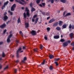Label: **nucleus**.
Segmentation results:
<instances>
[{"instance_id":"obj_1","label":"nucleus","mask_w":74,"mask_h":74,"mask_svg":"<svg viewBox=\"0 0 74 74\" xmlns=\"http://www.w3.org/2000/svg\"><path fill=\"white\" fill-rule=\"evenodd\" d=\"M21 50H22V48H20L17 51L16 54H17V58H19V54H18V53H19L20 52V53H21V52H23V51H21Z\"/></svg>"},{"instance_id":"obj_2","label":"nucleus","mask_w":74,"mask_h":74,"mask_svg":"<svg viewBox=\"0 0 74 74\" xmlns=\"http://www.w3.org/2000/svg\"><path fill=\"white\" fill-rule=\"evenodd\" d=\"M25 11H27L26 15L27 16L29 17L30 16V13H29V10L28 9V8L27 7L26 8L25 10Z\"/></svg>"},{"instance_id":"obj_3","label":"nucleus","mask_w":74,"mask_h":74,"mask_svg":"<svg viewBox=\"0 0 74 74\" xmlns=\"http://www.w3.org/2000/svg\"><path fill=\"white\" fill-rule=\"evenodd\" d=\"M16 7V4H14L12 7L11 8V10L12 11H14L15 10V8Z\"/></svg>"},{"instance_id":"obj_4","label":"nucleus","mask_w":74,"mask_h":74,"mask_svg":"<svg viewBox=\"0 0 74 74\" xmlns=\"http://www.w3.org/2000/svg\"><path fill=\"white\" fill-rule=\"evenodd\" d=\"M31 33L33 36H35V35H36V32L35 31L32 30Z\"/></svg>"},{"instance_id":"obj_5","label":"nucleus","mask_w":74,"mask_h":74,"mask_svg":"<svg viewBox=\"0 0 74 74\" xmlns=\"http://www.w3.org/2000/svg\"><path fill=\"white\" fill-rule=\"evenodd\" d=\"M15 1H16V2H17L18 3H20V4H21L22 5H24V3L22 2L19 1H18V0H15Z\"/></svg>"},{"instance_id":"obj_6","label":"nucleus","mask_w":74,"mask_h":74,"mask_svg":"<svg viewBox=\"0 0 74 74\" xmlns=\"http://www.w3.org/2000/svg\"><path fill=\"white\" fill-rule=\"evenodd\" d=\"M55 21V19L52 18L49 21V23H52V22H54Z\"/></svg>"},{"instance_id":"obj_7","label":"nucleus","mask_w":74,"mask_h":74,"mask_svg":"<svg viewBox=\"0 0 74 74\" xmlns=\"http://www.w3.org/2000/svg\"><path fill=\"white\" fill-rule=\"evenodd\" d=\"M58 25V22H57L53 24V27H55V26H57Z\"/></svg>"},{"instance_id":"obj_8","label":"nucleus","mask_w":74,"mask_h":74,"mask_svg":"<svg viewBox=\"0 0 74 74\" xmlns=\"http://www.w3.org/2000/svg\"><path fill=\"white\" fill-rule=\"evenodd\" d=\"M63 21H59V24L60 26H62V25H63Z\"/></svg>"},{"instance_id":"obj_9","label":"nucleus","mask_w":74,"mask_h":74,"mask_svg":"<svg viewBox=\"0 0 74 74\" xmlns=\"http://www.w3.org/2000/svg\"><path fill=\"white\" fill-rule=\"evenodd\" d=\"M59 36L58 35L55 36H54V38L55 39H58V38H59Z\"/></svg>"},{"instance_id":"obj_10","label":"nucleus","mask_w":74,"mask_h":74,"mask_svg":"<svg viewBox=\"0 0 74 74\" xmlns=\"http://www.w3.org/2000/svg\"><path fill=\"white\" fill-rule=\"evenodd\" d=\"M63 45L64 47H67V45H68V44H67V43L66 42H65L63 44Z\"/></svg>"},{"instance_id":"obj_11","label":"nucleus","mask_w":74,"mask_h":74,"mask_svg":"<svg viewBox=\"0 0 74 74\" xmlns=\"http://www.w3.org/2000/svg\"><path fill=\"white\" fill-rule=\"evenodd\" d=\"M25 25L26 28H27V27H29V23H25Z\"/></svg>"},{"instance_id":"obj_12","label":"nucleus","mask_w":74,"mask_h":74,"mask_svg":"<svg viewBox=\"0 0 74 74\" xmlns=\"http://www.w3.org/2000/svg\"><path fill=\"white\" fill-rule=\"evenodd\" d=\"M27 59V58L26 57H24V60L22 61L21 63H25V60H26Z\"/></svg>"},{"instance_id":"obj_13","label":"nucleus","mask_w":74,"mask_h":74,"mask_svg":"<svg viewBox=\"0 0 74 74\" xmlns=\"http://www.w3.org/2000/svg\"><path fill=\"white\" fill-rule=\"evenodd\" d=\"M49 58H50V59H53V58H54V56H53V55H50L49 56Z\"/></svg>"},{"instance_id":"obj_14","label":"nucleus","mask_w":74,"mask_h":74,"mask_svg":"<svg viewBox=\"0 0 74 74\" xmlns=\"http://www.w3.org/2000/svg\"><path fill=\"white\" fill-rule=\"evenodd\" d=\"M5 26V24H4L3 25L0 26V27L1 28H4Z\"/></svg>"},{"instance_id":"obj_15","label":"nucleus","mask_w":74,"mask_h":74,"mask_svg":"<svg viewBox=\"0 0 74 74\" xmlns=\"http://www.w3.org/2000/svg\"><path fill=\"white\" fill-rule=\"evenodd\" d=\"M74 36V34L73 33L71 34L70 35V36L71 38H73V36Z\"/></svg>"},{"instance_id":"obj_16","label":"nucleus","mask_w":74,"mask_h":74,"mask_svg":"<svg viewBox=\"0 0 74 74\" xmlns=\"http://www.w3.org/2000/svg\"><path fill=\"white\" fill-rule=\"evenodd\" d=\"M4 20L5 21H6V20H7V19H8V17H7V16L5 15L4 16Z\"/></svg>"},{"instance_id":"obj_17","label":"nucleus","mask_w":74,"mask_h":74,"mask_svg":"<svg viewBox=\"0 0 74 74\" xmlns=\"http://www.w3.org/2000/svg\"><path fill=\"white\" fill-rule=\"evenodd\" d=\"M66 27L67 25L66 24H64L62 26V28H63V29H65V28H66Z\"/></svg>"},{"instance_id":"obj_18","label":"nucleus","mask_w":74,"mask_h":74,"mask_svg":"<svg viewBox=\"0 0 74 74\" xmlns=\"http://www.w3.org/2000/svg\"><path fill=\"white\" fill-rule=\"evenodd\" d=\"M23 16L24 18H25V19H26V16H26V13L25 12L24 13Z\"/></svg>"},{"instance_id":"obj_19","label":"nucleus","mask_w":74,"mask_h":74,"mask_svg":"<svg viewBox=\"0 0 74 74\" xmlns=\"http://www.w3.org/2000/svg\"><path fill=\"white\" fill-rule=\"evenodd\" d=\"M56 30H60V27H58L56 28Z\"/></svg>"},{"instance_id":"obj_20","label":"nucleus","mask_w":74,"mask_h":74,"mask_svg":"<svg viewBox=\"0 0 74 74\" xmlns=\"http://www.w3.org/2000/svg\"><path fill=\"white\" fill-rule=\"evenodd\" d=\"M41 1V0H37L36 1V2L37 4H39L40 2Z\"/></svg>"},{"instance_id":"obj_21","label":"nucleus","mask_w":74,"mask_h":74,"mask_svg":"<svg viewBox=\"0 0 74 74\" xmlns=\"http://www.w3.org/2000/svg\"><path fill=\"white\" fill-rule=\"evenodd\" d=\"M9 2L8 1H7L4 4V5L5 6L6 5H7L8 4V3Z\"/></svg>"},{"instance_id":"obj_22","label":"nucleus","mask_w":74,"mask_h":74,"mask_svg":"<svg viewBox=\"0 0 74 74\" xmlns=\"http://www.w3.org/2000/svg\"><path fill=\"white\" fill-rule=\"evenodd\" d=\"M71 15V14L70 13H68L64 16V17H66V16H69V15Z\"/></svg>"},{"instance_id":"obj_23","label":"nucleus","mask_w":74,"mask_h":74,"mask_svg":"<svg viewBox=\"0 0 74 74\" xmlns=\"http://www.w3.org/2000/svg\"><path fill=\"white\" fill-rule=\"evenodd\" d=\"M36 10L35 9L33 8H32V9H31V11L32 12H33V11H35Z\"/></svg>"},{"instance_id":"obj_24","label":"nucleus","mask_w":74,"mask_h":74,"mask_svg":"<svg viewBox=\"0 0 74 74\" xmlns=\"http://www.w3.org/2000/svg\"><path fill=\"white\" fill-rule=\"evenodd\" d=\"M60 1L63 3H66V0H61Z\"/></svg>"},{"instance_id":"obj_25","label":"nucleus","mask_w":74,"mask_h":74,"mask_svg":"<svg viewBox=\"0 0 74 74\" xmlns=\"http://www.w3.org/2000/svg\"><path fill=\"white\" fill-rule=\"evenodd\" d=\"M18 23H20L21 22V19H20V17H19L17 21Z\"/></svg>"},{"instance_id":"obj_26","label":"nucleus","mask_w":74,"mask_h":74,"mask_svg":"<svg viewBox=\"0 0 74 74\" xmlns=\"http://www.w3.org/2000/svg\"><path fill=\"white\" fill-rule=\"evenodd\" d=\"M60 41L62 42H64V41H65V40H64L63 39H62L60 40Z\"/></svg>"},{"instance_id":"obj_27","label":"nucleus","mask_w":74,"mask_h":74,"mask_svg":"<svg viewBox=\"0 0 74 74\" xmlns=\"http://www.w3.org/2000/svg\"><path fill=\"white\" fill-rule=\"evenodd\" d=\"M8 12L10 13L11 15H12L13 14V13L12 12H11L9 10Z\"/></svg>"},{"instance_id":"obj_28","label":"nucleus","mask_w":74,"mask_h":74,"mask_svg":"<svg viewBox=\"0 0 74 74\" xmlns=\"http://www.w3.org/2000/svg\"><path fill=\"white\" fill-rule=\"evenodd\" d=\"M44 38H45V40H48V38H47V36L46 35H45V36Z\"/></svg>"},{"instance_id":"obj_29","label":"nucleus","mask_w":74,"mask_h":74,"mask_svg":"<svg viewBox=\"0 0 74 74\" xmlns=\"http://www.w3.org/2000/svg\"><path fill=\"white\" fill-rule=\"evenodd\" d=\"M19 33L22 36V37H23V33H22V31H20Z\"/></svg>"},{"instance_id":"obj_30","label":"nucleus","mask_w":74,"mask_h":74,"mask_svg":"<svg viewBox=\"0 0 74 74\" xmlns=\"http://www.w3.org/2000/svg\"><path fill=\"white\" fill-rule=\"evenodd\" d=\"M2 56L3 58H4V57H5V54H4V52H3L2 54Z\"/></svg>"},{"instance_id":"obj_31","label":"nucleus","mask_w":74,"mask_h":74,"mask_svg":"<svg viewBox=\"0 0 74 74\" xmlns=\"http://www.w3.org/2000/svg\"><path fill=\"white\" fill-rule=\"evenodd\" d=\"M7 41L8 42H10V39L9 38H8V39L7 40Z\"/></svg>"},{"instance_id":"obj_32","label":"nucleus","mask_w":74,"mask_h":74,"mask_svg":"<svg viewBox=\"0 0 74 74\" xmlns=\"http://www.w3.org/2000/svg\"><path fill=\"white\" fill-rule=\"evenodd\" d=\"M43 47V46L42 45H40V48L41 49H42V47Z\"/></svg>"},{"instance_id":"obj_33","label":"nucleus","mask_w":74,"mask_h":74,"mask_svg":"<svg viewBox=\"0 0 74 74\" xmlns=\"http://www.w3.org/2000/svg\"><path fill=\"white\" fill-rule=\"evenodd\" d=\"M60 60V58H56L55 59V61H58V60Z\"/></svg>"},{"instance_id":"obj_34","label":"nucleus","mask_w":74,"mask_h":74,"mask_svg":"<svg viewBox=\"0 0 74 74\" xmlns=\"http://www.w3.org/2000/svg\"><path fill=\"white\" fill-rule=\"evenodd\" d=\"M34 51L36 52H37V49H33Z\"/></svg>"},{"instance_id":"obj_35","label":"nucleus","mask_w":74,"mask_h":74,"mask_svg":"<svg viewBox=\"0 0 74 74\" xmlns=\"http://www.w3.org/2000/svg\"><path fill=\"white\" fill-rule=\"evenodd\" d=\"M66 42L67 43V44H69V43H71V41L70 40H68Z\"/></svg>"},{"instance_id":"obj_36","label":"nucleus","mask_w":74,"mask_h":74,"mask_svg":"<svg viewBox=\"0 0 74 74\" xmlns=\"http://www.w3.org/2000/svg\"><path fill=\"white\" fill-rule=\"evenodd\" d=\"M47 31H49L50 30H51V28L49 27H48L47 28Z\"/></svg>"},{"instance_id":"obj_37","label":"nucleus","mask_w":74,"mask_h":74,"mask_svg":"<svg viewBox=\"0 0 74 74\" xmlns=\"http://www.w3.org/2000/svg\"><path fill=\"white\" fill-rule=\"evenodd\" d=\"M55 63L56 66H58V65H59V64H58V62H55Z\"/></svg>"},{"instance_id":"obj_38","label":"nucleus","mask_w":74,"mask_h":74,"mask_svg":"<svg viewBox=\"0 0 74 74\" xmlns=\"http://www.w3.org/2000/svg\"><path fill=\"white\" fill-rule=\"evenodd\" d=\"M42 4L44 7H45V3H42Z\"/></svg>"},{"instance_id":"obj_39","label":"nucleus","mask_w":74,"mask_h":74,"mask_svg":"<svg viewBox=\"0 0 74 74\" xmlns=\"http://www.w3.org/2000/svg\"><path fill=\"white\" fill-rule=\"evenodd\" d=\"M45 60H44L43 62L42 63V64H45Z\"/></svg>"},{"instance_id":"obj_40","label":"nucleus","mask_w":74,"mask_h":74,"mask_svg":"<svg viewBox=\"0 0 74 74\" xmlns=\"http://www.w3.org/2000/svg\"><path fill=\"white\" fill-rule=\"evenodd\" d=\"M37 14L36 15H35L33 17V18H36V17H37Z\"/></svg>"},{"instance_id":"obj_41","label":"nucleus","mask_w":74,"mask_h":74,"mask_svg":"<svg viewBox=\"0 0 74 74\" xmlns=\"http://www.w3.org/2000/svg\"><path fill=\"white\" fill-rule=\"evenodd\" d=\"M51 2V3H53V2H54V0H50ZM56 1H57L58 0H55Z\"/></svg>"},{"instance_id":"obj_42","label":"nucleus","mask_w":74,"mask_h":74,"mask_svg":"<svg viewBox=\"0 0 74 74\" xmlns=\"http://www.w3.org/2000/svg\"><path fill=\"white\" fill-rule=\"evenodd\" d=\"M49 69L50 70H53V67L52 66H50V67H49Z\"/></svg>"},{"instance_id":"obj_43","label":"nucleus","mask_w":74,"mask_h":74,"mask_svg":"<svg viewBox=\"0 0 74 74\" xmlns=\"http://www.w3.org/2000/svg\"><path fill=\"white\" fill-rule=\"evenodd\" d=\"M12 36V34H10L8 38H11Z\"/></svg>"},{"instance_id":"obj_44","label":"nucleus","mask_w":74,"mask_h":74,"mask_svg":"<svg viewBox=\"0 0 74 74\" xmlns=\"http://www.w3.org/2000/svg\"><path fill=\"white\" fill-rule=\"evenodd\" d=\"M8 66H6L5 68H4V70H6V69H8Z\"/></svg>"},{"instance_id":"obj_45","label":"nucleus","mask_w":74,"mask_h":74,"mask_svg":"<svg viewBox=\"0 0 74 74\" xmlns=\"http://www.w3.org/2000/svg\"><path fill=\"white\" fill-rule=\"evenodd\" d=\"M71 27H72V25H71V24H70L69 26V29H71Z\"/></svg>"},{"instance_id":"obj_46","label":"nucleus","mask_w":74,"mask_h":74,"mask_svg":"<svg viewBox=\"0 0 74 74\" xmlns=\"http://www.w3.org/2000/svg\"><path fill=\"white\" fill-rule=\"evenodd\" d=\"M5 5H3L2 7V10H3V9H4L5 8Z\"/></svg>"},{"instance_id":"obj_47","label":"nucleus","mask_w":74,"mask_h":74,"mask_svg":"<svg viewBox=\"0 0 74 74\" xmlns=\"http://www.w3.org/2000/svg\"><path fill=\"white\" fill-rule=\"evenodd\" d=\"M35 21V19H34V18H32V22H34Z\"/></svg>"},{"instance_id":"obj_48","label":"nucleus","mask_w":74,"mask_h":74,"mask_svg":"<svg viewBox=\"0 0 74 74\" xmlns=\"http://www.w3.org/2000/svg\"><path fill=\"white\" fill-rule=\"evenodd\" d=\"M71 45H72V46H74V42L71 43Z\"/></svg>"},{"instance_id":"obj_49","label":"nucleus","mask_w":74,"mask_h":74,"mask_svg":"<svg viewBox=\"0 0 74 74\" xmlns=\"http://www.w3.org/2000/svg\"><path fill=\"white\" fill-rule=\"evenodd\" d=\"M16 63H18L19 62V60H17L16 62H15Z\"/></svg>"},{"instance_id":"obj_50","label":"nucleus","mask_w":74,"mask_h":74,"mask_svg":"<svg viewBox=\"0 0 74 74\" xmlns=\"http://www.w3.org/2000/svg\"><path fill=\"white\" fill-rule=\"evenodd\" d=\"M42 14H44V15H46V14L45 13V12H42Z\"/></svg>"},{"instance_id":"obj_51","label":"nucleus","mask_w":74,"mask_h":74,"mask_svg":"<svg viewBox=\"0 0 74 74\" xmlns=\"http://www.w3.org/2000/svg\"><path fill=\"white\" fill-rule=\"evenodd\" d=\"M49 13H46V15H47L48 16L49 15Z\"/></svg>"},{"instance_id":"obj_52","label":"nucleus","mask_w":74,"mask_h":74,"mask_svg":"<svg viewBox=\"0 0 74 74\" xmlns=\"http://www.w3.org/2000/svg\"><path fill=\"white\" fill-rule=\"evenodd\" d=\"M38 18H36V21H38Z\"/></svg>"},{"instance_id":"obj_53","label":"nucleus","mask_w":74,"mask_h":74,"mask_svg":"<svg viewBox=\"0 0 74 74\" xmlns=\"http://www.w3.org/2000/svg\"><path fill=\"white\" fill-rule=\"evenodd\" d=\"M16 71H17V70H16V69H15L14 70V73H16Z\"/></svg>"},{"instance_id":"obj_54","label":"nucleus","mask_w":74,"mask_h":74,"mask_svg":"<svg viewBox=\"0 0 74 74\" xmlns=\"http://www.w3.org/2000/svg\"><path fill=\"white\" fill-rule=\"evenodd\" d=\"M6 32H7V30L5 29L3 32V33H5Z\"/></svg>"},{"instance_id":"obj_55","label":"nucleus","mask_w":74,"mask_h":74,"mask_svg":"<svg viewBox=\"0 0 74 74\" xmlns=\"http://www.w3.org/2000/svg\"><path fill=\"white\" fill-rule=\"evenodd\" d=\"M38 5H39V6H40V7H42V5L40 4H39Z\"/></svg>"},{"instance_id":"obj_56","label":"nucleus","mask_w":74,"mask_h":74,"mask_svg":"<svg viewBox=\"0 0 74 74\" xmlns=\"http://www.w3.org/2000/svg\"><path fill=\"white\" fill-rule=\"evenodd\" d=\"M2 68V65H0V69H1Z\"/></svg>"},{"instance_id":"obj_57","label":"nucleus","mask_w":74,"mask_h":74,"mask_svg":"<svg viewBox=\"0 0 74 74\" xmlns=\"http://www.w3.org/2000/svg\"><path fill=\"white\" fill-rule=\"evenodd\" d=\"M30 7H32V3H31L30 4Z\"/></svg>"},{"instance_id":"obj_58","label":"nucleus","mask_w":74,"mask_h":74,"mask_svg":"<svg viewBox=\"0 0 74 74\" xmlns=\"http://www.w3.org/2000/svg\"><path fill=\"white\" fill-rule=\"evenodd\" d=\"M7 13V12H5L4 13V15H6Z\"/></svg>"},{"instance_id":"obj_59","label":"nucleus","mask_w":74,"mask_h":74,"mask_svg":"<svg viewBox=\"0 0 74 74\" xmlns=\"http://www.w3.org/2000/svg\"><path fill=\"white\" fill-rule=\"evenodd\" d=\"M3 43L2 42H0V45H1V44H3Z\"/></svg>"},{"instance_id":"obj_60","label":"nucleus","mask_w":74,"mask_h":74,"mask_svg":"<svg viewBox=\"0 0 74 74\" xmlns=\"http://www.w3.org/2000/svg\"><path fill=\"white\" fill-rule=\"evenodd\" d=\"M37 23V21H35V24H36V23Z\"/></svg>"},{"instance_id":"obj_61","label":"nucleus","mask_w":74,"mask_h":74,"mask_svg":"<svg viewBox=\"0 0 74 74\" xmlns=\"http://www.w3.org/2000/svg\"><path fill=\"white\" fill-rule=\"evenodd\" d=\"M65 13H66V12H64V13H63V16H64V15H65Z\"/></svg>"},{"instance_id":"obj_62","label":"nucleus","mask_w":74,"mask_h":74,"mask_svg":"<svg viewBox=\"0 0 74 74\" xmlns=\"http://www.w3.org/2000/svg\"><path fill=\"white\" fill-rule=\"evenodd\" d=\"M49 18H50V17H48L47 18V20H48V19H49Z\"/></svg>"},{"instance_id":"obj_63","label":"nucleus","mask_w":74,"mask_h":74,"mask_svg":"<svg viewBox=\"0 0 74 74\" xmlns=\"http://www.w3.org/2000/svg\"><path fill=\"white\" fill-rule=\"evenodd\" d=\"M72 27V29H74V26Z\"/></svg>"},{"instance_id":"obj_64","label":"nucleus","mask_w":74,"mask_h":74,"mask_svg":"<svg viewBox=\"0 0 74 74\" xmlns=\"http://www.w3.org/2000/svg\"><path fill=\"white\" fill-rule=\"evenodd\" d=\"M16 42H19V40H16Z\"/></svg>"}]
</instances>
